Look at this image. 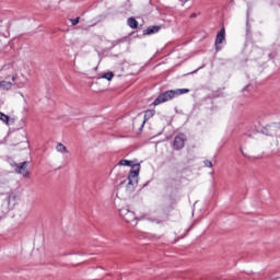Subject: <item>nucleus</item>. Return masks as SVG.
<instances>
[{"label":"nucleus","instance_id":"obj_1","mask_svg":"<svg viewBox=\"0 0 280 280\" xmlns=\"http://www.w3.org/2000/svg\"><path fill=\"white\" fill-rule=\"evenodd\" d=\"M16 198V194L14 192L5 194V198L3 199L1 205L2 215H8V213H10V211H12V209H14L16 205H19Z\"/></svg>","mask_w":280,"mask_h":280},{"label":"nucleus","instance_id":"obj_2","mask_svg":"<svg viewBox=\"0 0 280 280\" xmlns=\"http://www.w3.org/2000/svg\"><path fill=\"white\" fill-rule=\"evenodd\" d=\"M119 215L127 222V224H130V226H137L139 223V218H137L135 212L130 211L128 208H121L119 210Z\"/></svg>","mask_w":280,"mask_h":280},{"label":"nucleus","instance_id":"obj_3","mask_svg":"<svg viewBox=\"0 0 280 280\" xmlns=\"http://www.w3.org/2000/svg\"><path fill=\"white\" fill-rule=\"evenodd\" d=\"M174 97H176L174 90H168L160 94L152 103V106H159V104H165V102H170V100H174Z\"/></svg>","mask_w":280,"mask_h":280},{"label":"nucleus","instance_id":"obj_4","mask_svg":"<svg viewBox=\"0 0 280 280\" xmlns=\"http://www.w3.org/2000/svg\"><path fill=\"white\" fill-rule=\"evenodd\" d=\"M224 40H226V31L224 30V27H222L215 37V43H214L215 51L222 50V46H220V45H222L224 43Z\"/></svg>","mask_w":280,"mask_h":280},{"label":"nucleus","instance_id":"obj_5","mask_svg":"<svg viewBox=\"0 0 280 280\" xmlns=\"http://www.w3.org/2000/svg\"><path fill=\"white\" fill-rule=\"evenodd\" d=\"M185 141H187V136L185 133H178L173 142L174 150H183L185 148Z\"/></svg>","mask_w":280,"mask_h":280},{"label":"nucleus","instance_id":"obj_6","mask_svg":"<svg viewBox=\"0 0 280 280\" xmlns=\"http://www.w3.org/2000/svg\"><path fill=\"white\" fill-rule=\"evenodd\" d=\"M30 162L24 161L15 165L16 174H21L24 178H30V171H27V165Z\"/></svg>","mask_w":280,"mask_h":280},{"label":"nucleus","instance_id":"obj_7","mask_svg":"<svg viewBox=\"0 0 280 280\" xmlns=\"http://www.w3.org/2000/svg\"><path fill=\"white\" fill-rule=\"evenodd\" d=\"M267 137H277V132L280 130V122L269 125L265 128Z\"/></svg>","mask_w":280,"mask_h":280},{"label":"nucleus","instance_id":"obj_8","mask_svg":"<svg viewBox=\"0 0 280 280\" xmlns=\"http://www.w3.org/2000/svg\"><path fill=\"white\" fill-rule=\"evenodd\" d=\"M139 172H141V164L136 163L135 165L131 166V170L128 175V180H135V178H138Z\"/></svg>","mask_w":280,"mask_h":280},{"label":"nucleus","instance_id":"obj_9","mask_svg":"<svg viewBox=\"0 0 280 280\" xmlns=\"http://www.w3.org/2000/svg\"><path fill=\"white\" fill-rule=\"evenodd\" d=\"M159 32H161V26L152 25L143 31V36H151V34H159Z\"/></svg>","mask_w":280,"mask_h":280},{"label":"nucleus","instance_id":"obj_10","mask_svg":"<svg viewBox=\"0 0 280 280\" xmlns=\"http://www.w3.org/2000/svg\"><path fill=\"white\" fill-rule=\"evenodd\" d=\"M0 121L5 124L7 126H10V124H14V119L10 118V116L3 114L0 112Z\"/></svg>","mask_w":280,"mask_h":280},{"label":"nucleus","instance_id":"obj_11","mask_svg":"<svg viewBox=\"0 0 280 280\" xmlns=\"http://www.w3.org/2000/svg\"><path fill=\"white\" fill-rule=\"evenodd\" d=\"M127 25H129V27H131V30H137L139 27V22L135 18H129L127 20Z\"/></svg>","mask_w":280,"mask_h":280},{"label":"nucleus","instance_id":"obj_12","mask_svg":"<svg viewBox=\"0 0 280 280\" xmlns=\"http://www.w3.org/2000/svg\"><path fill=\"white\" fill-rule=\"evenodd\" d=\"M153 115H156V110H154V109L145 110L144 112V120H143L142 126L145 124V121H149V119H152Z\"/></svg>","mask_w":280,"mask_h":280},{"label":"nucleus","instance_id":"obj_13","mask_svg":"<svg viewBox=\"0 0 280 280\" xmlns=\"http://www.w3.org/2000/svg\"><path fill=\"white\" fill-rule=\"evenodd\" d=\"M135 185H137V180L135 182V179H128L126 188L128 194H132V191H135Z\"/></svg>","mask_w":280,"mask_h":280},{"label":"nucleus","instance_id":"obj_14","mask_svg":"<svg viewBox=\"0 0 280 280\" xmlns=\"http://www.w3.org/2000/svg\"><path fill=\"white\" fill-rule=\"evenodd\" d=\"M0 89H3V91H10V89H12V82L0 81Z\"/></svg>","mask_w":280,"mask_h":280},{"label":"nucleus","instance_id":"obj_15","mask_svg":"<svg viewBox=\"0 0 280 280\" xmlns=\"http://www.w3.org/2000/svg\"><path fill=\"white\" fill-rule=\"evenodd\" d=\"M135 161H130V160H120L118 162V165L120 166H127V167H132V165H135Z\"/></svg>","mask_w":280,"mask_h":280},{"label":"nucleus","instance_id":"obj_16","mask_svg":"<svg viewBox=\"0 0 280 280\" xmlns=\"http://www.w3.org/2000/svg\"><path fill=\"white\" fill-rule=\"evenodd\" d=\"M177 202L178 201L176 198H171L170 205L166 207V211H174V209H176Z\"/></svg>","mask_w":280,"mask_h":280},{"label":"nucleus","instance_id":"obj_17","mask_svg":"<svg viewBox=\"0 0 280 280\" xmlns=\"http://www.w3.org/2000/svg\"><path fill=\"white\" fill-rule=\"evenodd\" d=\"M56 150H57V152H60L61 154L69 153V150L62 143H58L57 147H56Z\"/></svg>","mask_w":280,"mask_h":280},{"label":"nucleus","instance_id":"obj_18","mask_svg":"<svg viewBox=\"0 0 280 280\" xmlns=\"http://www.w3.org/2000/svg\"><path fill=\"white\" fill-rule=\"evenodd\" d=\"M173 91L175 93V97H178V95H185V93H189V89H177Z\"/></svg>","mask_w":280,"mask_h":280},{"label":"nucleus","instance_id":"obj_19","mask_svg":"<svg viewBox=\"0 0 280 280\" xmlns=\"http://www.w3.org/2000/svg\"><path fill=\"white\" fill-rule=\"evenodd\" d=\"M103 79L108 80V82H110V80H113V78H115V73L113 72H106L102 75Z\"/></svg>","mask_w":280,"mask_h":280},{"label":"nucleus","instance_id":"obj_20","mask_svg":"<svg viewBox=\"0 0 280 280\" xmlns=\"http://www.w3.org/2000/svg\"><path fill=\"white\" fill-rule=\"evenodd\" d=\"M174 183H176V178L166 179V189H170V187H174Z\"/></svg>","mask_w":280,"mask_h":280},{"label":"nucleus","instance_id":"obj_21","mask_svg":"<svg viewBox=\"0 0 280 280\" xmlns=\"http://www.w3.org/2000/svg\"><path fill=\"white\" fill-rule=\"evenodd\" d=\"M203 164H205L206 167H213V163L209 160H205Z\"/></svg>","mask_w":280,"mask_h":280},{"label":"nucleus","instance_id":"obj_22","mask_svg":"<svg viewBox=\"0 0 280 280\" xmlns=\"http://www.w3.org/2000/svg\"><path fill=\"white\" fill-rule=\"evenodd\" d=\"M21 143H22L23 150H27V148H30V142H27V141H22Z\"/></svg>","mask_w":280,"mask_h":280},{"label":"nucleus","instance_id":"obj_23","mask_svg":"<svg viewBox=\"0 0 280 280\" xmlns=\"http://www.w3.org/2000/svg\"><path fill=\"white\" fill-rule=\"evenodd\" d=\"M78 23H80V18H77V19H72V20H71V24H72V25H78Z\"/></svg>","mask_w":280,"mask_h":280},{"label":"nucleus","instance_id":"obj_24","mask_svg":"<svg viewBox=\"0 0 280 280\" xmlns=\"http://www.w3.org/2000/svg\"><path fill=\"white\" fill-rule=\"evenodd\" d=\"M243 155L246 156V159H250V155H248V153H244V151H241Z\"/></svg>","mask_w":280,"mask_h":280},{"label":"nucleus","instance_id":"obj_25","mask_svg":"<svg viewBox=\"0 0 280 280\" xmlns=\"http://www.w3.org/2000/svg\"><path fill=\"white\" fill-rule=\"evenodd\" d=\"M16 80V75H13L12 77V81L14 82Z\"/></svg>","mask_w":280,"mask_h":280},{"label":"nucleus","instance_id":"obj_26","mask_svg":"<svg viewBox=\"0 0 280 280\" xmlns=\"http://www.w3.org/2000/svg\"><path fill=\"white\" fill-rule=\"evenodd\" d=\"M195 16H196V14H195V13H192V14L190 15V18H191V19H195Z\"/></svg>","mask_w":280,"mask_h":280},{"label":"nucleus","instance_id":"obj_27","mask_svg":"<svg viewBox=\"0 0 280 280\" xmlns=\"http://www.w3.org/2000/svg\"><path fill=\"white\" fill-rule=\"evenodd\" d=\"M248 90V86H245L244 89H243V91H247Z\"/></svg>","mask_w":280,"mask_h":280},{"label":"nucleus","instance_id":"obj_28","mask_svg":"<svg viewBox=\"0 0 280 280\" xmlns=\"http://www.w3.org/2000/svg\"><path fill=\"white\" fill-rule=\"evenodd\" d=\"M198 70L192 71V73H196Z\"/></svg>","mask_w":280,"mask_h":280}]
</instances>
